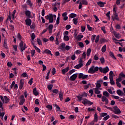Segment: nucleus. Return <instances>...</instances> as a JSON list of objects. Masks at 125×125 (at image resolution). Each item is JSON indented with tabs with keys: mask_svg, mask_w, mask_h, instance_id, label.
Wrapping results in <instances>:
<instances>
[{
	"mask_svg": "<svg viewBox=\"0 0 125 125\" xmlns=\"http://www.w3.org/2000/svg\"><path fill=\"white\" fill-rule=\"evenodd\" d=\"M99 70V67L98 66L95 67L94 65H92L88 71L89 74H95L96 72H97Z\"/></svg>",
	"mask_w": 125,
	"mask_h": 125,
	"instance_id": "f257e3e1",
	"label": "nucleus"
},
{
	"mask_svg": "<svg viewBox=\"0 0 125 125\" xmlns=\"http://www.w3.org/2000/svg\"><path fill=\"white\" fill-rule=\"evenodd\" d=\"M62 32H61V30H59L58 32V33L56 35V40L55 41V43L56 44V45H58L59 44V38H60V35H61V33Z\"/></svg>",
	"mask_w": 125,
	"mask_h": 125,
	"instance_id": "f03ea898",
	"label": "nucleus"
},
{
	"mask_svg": "<svg viewBox=\"0 0 125 125\" xmlns=\"http://www.w3.org/2000/svg\"><path fill=\"white\" fill-rule=\"evenodd\" d=\"M76 97L78 99L79 101H82V99H84L83 98V97H87V94L84 92L81 95L77 96Z\"/></svg>",
	"mask_w": 125,
	"mask_h": 125,
	"instance_id": "7ed1b4c3",
	"label": "nucleus"
},
{
	"mask_svg": "<svg viewBox=\"0 0 125 125\" xmlns=\"http://www.w3.org/2000/svg\"><path fill=\"white\" fill-rule=\"evenodd\" d=\"M113 109V112L114 114H116V115H120V114L122 113V111H121V110H120V108H119L117 106H114Z\"/></svg>",
	"mask_w": 125,
	"mask_h": 125,
	"instance_id": "20e7f679",
	"label": "nucleus"
},
{
	"mask_svg": "<svg viewBox=\"0 0 125 125\" xmlns=\"http://www.w3.org/2000/svg\"><path fill=\"white\" fill-rule=\"evenodd\" d=\"M83 101L82 102V103L83 104V105H87V104H90V105H92L93 104V103L91 102L90 101H88L86 99H82Z\"/></svg>",
	"mask_w": 125,
	"mask_h": 125,
	"instance_id": "39448f33",
	"label": "nucleus"
},
{
	"mask_svg": "<svg viewBox=\"0 0 125 125\" xmlns=\"http://www.w3.org/2000/svg\"><path fill=\"white\" fill-rule=\"evenodd\" d=\"M66 46V44L65 43H62L60 46L59 47L58 50L59 51H65V46Z\"/></svg>",
	"mask_w": 125,
	"mask_h": 125,
	"instance_id": "423d86ee",
	"label": "nucleus"
},
{
	"mask_svg": "<svg viewBox=\"0 0 125 125\" xmlns=\"http://www.w3.org/2000/svg\"><path fill=\"white\" fill-rule=\"evenodd\" d=\"M20 102L19 103V105H22L24 103H25V101H26V100L25 99V98H24V95H21L20 97Z\"/></svg>",
	"mask_w": 125,
	"mask_h": 125,
	"instance_id": "0eeeda50",
	"label": "nucleus"
},
{
	"mask_svg": "<svg viewBox=\"0 0 125 125\" xmlns=\"http://www.w3.org/2000/svg\"><path fill=\"white\" fill-rule=\"evenodd\" d=\"M42 54H45V53H46V54H48V55H51V56H52V55H53V54L51 53V51L47 49H46L44 51H42Z\"/></svg>",
	"mask_w": 125,
	"mask_h": 125,
	"instance_id": "6e6552de",
	"label": "nucleus"
},
{
	"mask_svg": "<svg viewBox=\"0 0 125 125\" xmlns=\"http://www.w3.org/2000/svg\"><path fill=\"white\" fill-rule=\"evenodd\" d=\"M112 33L116 39H120V38H122V35H121V34L119 33H117V32L115 31H113Z\"/></svg>",
	"mask_w": 125,
	"mask_h": 125,
	"instance_id": "1a4fd4ad",
	"label": "nucleus"
},
{
	"mask_svg": "<svg viewBox=\"0 0 125 125\" xmlns=\"http://www.w3.org/2000/svg\"><path fill=\"white\" fill-rule=\"evenodd\" d=\"M78 78V73H75L73 75H72L70 77V81H72V82H74Z\"/></svg>",
	"mask_w": 125,
	"mask_h": 125,
	"instance_id": "9d476101",
	"label": "nucleus"
},
{
	"mask_svg": "<svg viewBox=\"0 0 125 125\" xmlns=\"http://www.w3.org/2000/svg\"><path fill=\"white\" fill-rule=\"evenodd\" d=\"M25 22L27 26H31V25H32V20L30 18H28L25 20Z\"/></svg>",
	"mask_w": 125,
	"mask_h": 125,
	"instance_id": "9b49d317",
	"label": "nucleus"
},
{
	"mask_svg": "<svg viewBox=\"0 0 125 125\" xmlns=\"http://www.w3.org/2000/svg\"><path fill=\"white\" fill-rule=\"evenodd\" d=\"M23 86H24V80L23 79H21L20 81L19 89L20 90L22 89Z\"/></svg>",
	"mask_w": 125,
	"mask_h": 125,
	"instance_id": "f8f14e48",
	"label": "nucleus"
},
{
	"mask_svg": "<svg viewBox=\"0 0 125 125\" xmlns=\"http://www.w3.org/2000/svg\"><path fill=\"white\" fill-rule=\"evenodd\" d=\"M102 101L103 102H105V105H107L109 104V101L106 97L103 96L102 98Z\"/></svg>",
	"mask_w": 125,
	"mask_h": 125,
	"instance_id": "ddd939ff",
	"label": "nucleus"
},
{
	"mask_svg": "<svg viewBox=\"0 0 125 125\" xmlns=\"http://www.w3.org/2000/svg\"><path fill=\"white\" fill-rule=\"evenodd\" d=\"M3 46L6 49H8L9 48L8 46L7 45V40L6 39H4Z\"/></svg>",
	"mask_w": 125,
	"mask_h": 125,
	"instance_id": "4468645a",
	"label": "nucleus"
},
{
	"mask_svg": "<svg viewBox=\"0 0 125 125\" xmlns=\"http://www.w3.org/2000/svg\"><path fill=\"white\" fill-rule=\"evenodd\" d=\"M24 14L26 15L27 18H33L31 16V12L30 11H25L24 12Z\"/></svg>",
	"mask_w": 125,
	"mask_h": 125,
	"instance_id": "2eb2a0df",
	"label": "nucleus"
},
{
	"mask_svg": "<svg viewBox=\"0 0 125 125\" xmlns=\"http://www.w3.org/2000/svg\"><path fill=\"white\" fill-rule=\"evenodd\" d=\"M23 45H24V42L21 41L19 43V46L20 48H22V50L24 51V50H25V49H26L27 48L23 47Z\"/></svg>",
	"mask_w": 125,
	"mask_h": 125,
	"instance_id": "dca6fc26",
	"label": "nucleus"
},
{
	"mask_svg": "<svg viewBox=\"0 0 125 125\" xmlns=\"http://www.w3.org/2000/svg\"><path fill=\"white\" fill-rule=\"evenodd\" d=\"M32 44L33 45V47L35 48V49L36 50L37 52H38V53H41V49H40L39 47H37V46L35 45V43L33 42V41L32 42Z\"/></svg>",
	"mask_w": 125,
	"mask_h": 125,
	"instance_id": "f3484780",
	"label": "nucleus"
},
{
	"mask_svg": "<svg viewBox=\"0 0 125 125\" xmlns=\"http://www.w3.org/2000/svg\"><path fill=\"white\" fill-rule=\"evenodd\" d=\"M116 93L118 95H119V96H124V95H125V93H123V92L120 89L117 90L116 91Z\"/></svg>",
	"mask_w": 125,
	"mask_h": 125,
	"instance_id": "a211bd4d",
	"label": "nucleus"
},
{
	"mask_svg": "<svg viewBox=\"0 0 125 125\" xmlns=\"http://www.w3.org/2000/svg\"><path fill=\"white\" fill-rule=\"evenodd\" d=\"M49 34H52V29H53V24H50L48 28Z\"/></svg>",
	"mask_w": 125,
	"mask_h": 125,
	"instance_id": "6ab92c4d",
	"label": "nucleus"
},
{
	"mask_svg": "<svg viewBox=\"0 0 125 125\" xmlns=\"http://www.w3.org/2000/svg\"><path fill=\"white\" fill-rule=\"evenodd\" d=\"M69 67H66L65 69H63L62 70V75H65L68 71H69Z\"/></svg>",
	"mask_w": 125,
	"mask_h": 125,
	"instance_id": "aec40b11",
	"label": "nucleus"
},
{
	"mask_svg": "<svg viewBox=\"0 0 125 125\" xmlns=\"http://www.w3.org/2000/svg\"><path fill=\"white\" fill-rule=\"evenodd\" d=\"M97 4L99 5V6H100V7H104V5L106 4V3L102 1H99L97 2Z\"/></svg>",
	"mask_w": 125,
	"mask_h": 125,
	"instance_id": "412c9836",
	"label": "nucleus"
},
{
	"mask_svg": "<svg viewBox=\"0 0 125 125\" xmlns=\"http://www.w3.org/2000/svg\"><path fill=\"white\" fill-rule=\"evenodd\" d=\"M33 94L35 96H38V95H39V92H38V91H37V88H34L33 89Z\"/></svg>",
	"mask_w": 125,
	"mask_h": 125,
	"instance_id": "4be33fe9",
	"label": "nucleus"
},
{
	"mask_svg": "<svg viewBox=\"0 0 125 125\" xmlns=\"http://www.w3.org/2000/svg\"><path fill=\"white\" fill-rule=\"evenodd\" d=\"M109 72V67L108 66H106L103 68V73L104 74H107Z\"/></svg>",
	"mask_w": 125,
	"mask_h": 125,
	"instance_id": "5701e85b",
	"label": "nucleus"
},
{
	"mask_svg": "<svg viewBox=\"0 0 125 125\" xmlns=\"http://www.w3.org/2000/svg\"><path fill=\"white\" fill-rule=\"evenodd\" d=\"M109 56L111 57L113 59H114L115 60H117V58L116 57H115V55H114V53H113L112 51H110L109 53Z\"/></svg>",
	"mask_w": 125,
	"mask_h": 125,
	"instance_id": "b1692460",
	"label": "nucleus"
},
{
	"mask_svg": "<svg viewBox=\"0 0 125 125\" xmlns=\"http://www.w3.org/2000/svg\"><path fill=\"white\" fill-rule=\"evenodd\" d=\"M49 23H53V15H52V14H49Z\"/></svg>",
	"mask_w": 125,
	"mask_h": 125,
	"instance_id": "393cba45",
	"label": "nucleus"
},
{
	"mask_svg": "<svg viewBox=\"0 0 125 125\" xmlns=\"http://www.w3.org/2000/svg\"><path fill=\"white\" fill-rule=\"evenodd\" d=\"M116 83L117 86L120 88H121V87H122V84L120 83H121V82L122 81H119V80H118V79H116Z\"/></svg>",
	"mask_w": 125,
	"mask_h": 125,
	"instance_id": "a878e982",
	"label": "nucleus"
},
{
	"mask_svg": "<svg viewBox=\"0 0 125 125\" xmlns=\"http://www.w3.org/2000/svg\"><path fill=\"white\" fill-rule=\"evenodd\" d=\"M106 48H107V45H106V44L104 45L102 47V49H101L102 52H103L104 53H105V52H106Z\"/></svg>",
	"mask_w": 125,
	"mask_h": 125,
	"instance_id": "bb28decb",
	"label": "nucleus"
},
{
	"mask_svg": "<svg viewBox=\"0 0 125 125\" xmlns=\"http://www.w3.org/2000/svg\"><path fill=\"white\" fill-rule=\"evenodd\" d=\"M113 21H115V20H117V21H120V18H119V16H114V17H112Z\"/></svg>",
	"mask_w": 125,
	"mask_h": 125,
	"instance_id": "cd10ccee",
	"label": "nucleus"
},
{
	"mask_svg": "<svg viewBox=\"0 0 125 125\" xmlns=\"http://www.w3.org/2000/svg\"><path fill=\"white\" fill-rule=\"evenodd\" d=\"M4 99L5 100V103L6 104L8 103L9 101H10V99L7 98V96H5L4 97Z\"/></svg>",
	"mask_w": 125,
	"mask_h": 125,
	"instance_id": "c85d7f7f",
	"label": "nucleus"
},
{
	"mask_svg": "<svg viewBox=\"0 0 125 125\" xmlns=\"http://www.w3.org/2000/svg\"><path fill=\"white\" fill-rule=\"evenodd\" d=\"M81 2L84 5H87L88 4V2L86 0H81Z\"/></svg>",
	"mask_w": 125,
	"mask_h": 125,
	"instance_id": "c756f323",
	"label": "nucleus"
},
{
	"mask_svg": "<svg viewBox=\"0 0 125 125\" xmlns=\"http://www.w3.org/2000/svg\"><path fill=\"white\" fill-rule=\"evenodd\" d=\"M103 95H104V96H105V97H109L110 94H109V93H108L107 91H105L103 92Z\"/></svg>",
	"mask_w": 125,
	"mask_h": 125,
	"instance_id": "7c9ffc66",
	"label": "nucleus"
},
{
	"mask_svg": "<svg viewBox=\"0 0 125 125\" xmlns=\"http://www.w3.org/2000/svg\"><path fill=\"white\" fill-rule=\"evenodd\" d=\"M69 17H70V18H75L77 17V14H76L75 13H71L69 15Z\"/></svg>",
	"mask_w": 125,
	"mask_h": 125,
	"instance_id": "2f4dec72",
	"label": "nucleus"
},
{
	"mask_svg": "<svg viewBox=\"0 0 125 125\" xmlns=\"http://www.w3.org/2000/svg\"><path fill=\"white\" fill-rule=\"evenodd\" d=\"M95 93L96 94H100V93H101V91H99V89L98 88H95Z\"/></svg>",
	"mask_w": 125,
	"mask_h": 125,
	"instance_id": "473e14b6",
	"label": "nucleus"
},
{
	"mask_svg": "<svg viewBox=\"0 0 125 125\" xmlns=\"http://www.w3.org/2000/svg\"><path fill=\"white\" fill-rule=\"evenodd\" d=\"M72 21L74 25H77L78 24V18L73 19Z\"/></svg>",
	"mask_w": 125,
	"mask_h": 125,
	"instance_id": "72a5a7b5",
	"label": "nucleus"
},
{
	"mask_svg": "<svg viewBox=\"0 0 125 125\" xmlns=\"http://www.w3.org/2000/svg\"><path fill=\"white\" fill-rule=\"evenodd\" d=\"M63 40H64L65 42H68V41L70 40V38H69L67 35H64Z\"/></svg>",
	"mask_w": 125,
	"mask_h": 125,
	"instance_id": "f704fd0d",
	"label": "nucleus"
},
{
	"mask_svg": "<svg viewBox=\"0 0 125 125\" xmlns=\"http://www.w3.org/2000/svg\"><path fill=\"white\" fill-rule=\"evenodd\" d=\"M83 35H79L77 37V39L78 41H82V39H83Z\"/></svg>",
	"mask_w": 125,
	"mask_h": 125,
	"instance_id": "c9c22d12",
	"label": "nucleus"
},
{
	"mask_svg": "<svg viewBox=\"0 0 125 125\" xmlns=\"http://www.w3.org/2000/svg\"><path fill=\"white\" fill-rule=\"evenodd\" d=\"M100 61H101V64H104L105 63V59L104 57H102L100 59Z\"/></svg>",
	"mask_w": 125,
	"mask_h": 125,
	"instance_id": "e433bc0d",
	"label": "nucleus"
},
{
	"mask_svg": "<svg viewBox=\"0 0 125 125\" xmlns=\"http://www.w3.org/2000/svg\"><path fill=\"white\" fill-rule=\"evenodd\" d=\"M54 107H56V111H58L59 112H60L61 108H60V107L58 106V105H57V104H54Z\"/></svg>",
	"mask_w": 125,
	"mask_h": 125,
	"instance_id": "4c0bfd02",
	"label": "nucleus"
},
{
	"mask_svg": "<svg viewBox=\"0 0 125 125\" xmlns=\"http://www.w3.org/2000/svg\"><path fill=\"white\" fill-rule=\"evenodd\" d=\"M90 53H91V49L90 48H89L86 51L87 56H89V55H90Z\"/></svg>",
	"mask_w": 125,
	"mask_h": 125,
	"instance_id": "58836bf2",
	"label": "nucleus"
},
{
	"mask_svg": "<svg viewBox=\"0 0 125 125\" xmlns=\"http://www.w3.org/2000/svg\"><path fill=\"white\" fill-rule=\"evenodd\" d=\"M30 29H31V30H34V29H35V28H36V24H35V22L32 23V25H30Z\"/></svg>",
	"mask_w": 125,
	"mask_h": 125,
	"instance_id": "ea45409f",
	"label": "nucleus"
},
{
	"mask_svg": "<svg viewBox=\"0 0 125 125\" xmlns=\"http://www.w3.org/2000/svg\"><path fill=\"white\" fill-rule=\"evenodd\" d=\"M98 116L97 115V113H95L94 115V123L95 122H98Z\"/></svg>",
	"mask_w": 125,
	"mask_h": 125,
	"instance_id": "a19ab883",
	"label": "nucleus"
},
{
	"mask_svg": "<svg viewBox=\"0 0 125 125\" xmlns=\"http://www.w3.org/2000/svg\"><path fill=\"white\" fill-rule=\"evenodd\" d=\"M79 46L81 47L82 48H83L84 47V45L83 44V42H79L78 43Z\"/></svg>",
	"mask_w": 125,
	"mask_h": 125,
	"instance_id": "79ce46f5",
	"label": "nucleus"
},
{
	"mask_svg": "<svg viewBox=\"0 0 125 125\" xmlns=\"http://www.w3.org/2000/svg\"><path fill=\"white\" fill-rule=\"evenodd\" d=\"M21 77L22 78H28V74L27 73L24 72L21 75Z\"/></svg>",
	"mask_w": 125,
	"mask_h": 125,
	"instance_id": "37998d69",
	"label": "nucleus"
},
{
	"mask_svg": "<svg viewBox=\"0 0 125 125\" xmlns=\"http://www.w3.org/2000/svg\"><path fill=\"white\" fill-rule=\"evenodd\" d=\"M37 42L38 44H39V45H42V41L41 40V39L38 38L37 39Z\"/></svg>",
	"mask_w": 125,
	"mask_h": 125,
	"instance_id": "c03bdc74",
	"label": "nucleus"
},
{
	"mask_svg": "<svg viewBox=\"0 0 125 125\" xmlns=\"http://www.w3.org/2000/svg\"><path fill=\"white\" fill-rule=\"evenodd\" d=\"M26 2L27 3L28 5H29V6H33V3H32L31 2V0H27Z\"/></svg>",
	"mask_w": 125,
	"mask_h": 125,
	"instance_id": "a18cd8bd",
	"label": "nucleus"
},
{
	"mask_svg": "<svg viewBox=\"0 0 125 125\" xmlns=\"http://www.w3.org/2000/svg\"><path fill=\"white\" fill-rule=\"evenodd\" d=\"M59 98L61 101H62V100H63V94H62V93H61V92H60L59 93Z\"/></svg>",
	"mask_w": 125,
	"mask_h": 125,
	"instance_id": "49530a36",
	"label": "nucleus"
},
{
	"mask_svg": "<svg viewBox=\"0 0 125 125\" xmlns=\"http://www.w3.org/2000/svg\"><path fill=\"white\" fill-rule=\"evenodd\" d=\"M101 43H103V42H107V40L104 38H101L100 41Z\"/></svg>",
	"mask_w": 125,
	"mask_h": 125,
	"instance_id": "de8ad7c7",
	"label": "nucleus"
},
{
	"mask_svg": "<svg viewBox=\"0 0 125 125\" xmlns=\"http://www.w3.org/2000/svg\"><path fill=\"white\" fill-rule=\"evenodd\" d=\"M105 116H107V113H101L100 116L102 118H103L104 117H105Z\"/></svg>",
	"mask_w": 125,
	"mask_h": 125,
	"instance_id": "09e8293b",
	"label": "nucleus"
},
{
	"mask_svg": "<svg viewBox=\"0 0 125 125\" xmlns=\"http://www.w3.org/2000/svg\"><path fill=\"white\" fill-rule=\"evenodd\" d=\"M52 87H53V85L50 84L47 85V88L49 90H51L52 89Z\"/></svg>",
	"mask_w": 125,
	"mask_h": 125,
	"instance_id": "8fccbe9b",
	"label": "nucleus"
},
{
	"mask_svg": "<svg viewBox=\"0 0 125 125\" xmlns=\"http://www.w3.org/2000/svg\"><path fill=\"white\" fill-rule=\"evenodd\" d=\"M75 71H76V69H72L70 71H69L67 74H68V75H72V74H73V73H75Z\"/></svg>",
	"mask_w": 125,
	"mask_h": 125,
	"instance_id": "3c124183",
	"label": "nucleus"
},
{
	"mask_svg": "<svg viewBox=\"0 0 125 125\" xmlns=\"http://www.w3.org/2000/svg\"><path fill=\"white\" fill-rule=\"evenodd\" d=\"M86 57V54L85 53V52H83V53L82 54V59H85Z\"/></svg>",
	"mask_w": 125,
	"mask_h": 125,
	"instance_id": "603ef678",
	"label": "nucleus"
},
{
	"mask_svg": "<svg viewBox=\"0 0 125 125\" xmlns=\"http://www.w3.org/2000/svg\"><path fill=\"white\" fill-rule=\"evenodd\" d=\"M95 38H96V35H93L92 36L91 41H92V42H94V41H95Z\"/></svg>",
	"mask_w": 125,
	"mask_h": 125,
	"instance_id": "864d4df0",
	"label": "nucleus"
},
{
	"mask_svg": "<svg viewBox=\"0 0 125 125\" xmlns=\"http://www.w3.org/2000/svg\"><path fill=\"white\" fill-rule=\"evenodd\" d=\"M99 38H100V36L99 35H98L96 37L95 41L96 43H97L99 42Z\"/></svg>",
	"mask_w": 125,
	"mask_h": 125,
	"instance_id": "5fc2aeb1",
	"label": "nucleus"
},
{
	"mask_svg": "<svg viewBox=\"0 0 125 125\" xmlns=\"http://www.w3.org/2000/svg\"><path fill=\"white\" fill-rule=\"evenodd\" d=\"M91 61H92V60H91V59H90L87 62L86 64V66H89V65H90V64H91Z\"/></svg>",
	"mask_w": 125,
	"mask_h": 125,
	"instance_id": "6e6d98bb",
	"label": "nucleus"
},
{
	"mask_svg": "<svg viewBox=\"0 0 125 125\" xmlns=\"http://www.w3.org/2000/svg\"><path fill=\"white\" fill-rule=\"evenodd\" d=\"M7 66H8V67H9V68H11V67H12V63H11V62H8L7 63Z\"/></svg>",
	"mask_w": 125,
	"mask_h": 125,
	"instance_id": "4d7b16f0",
	"label": "nucleus"
},
{
	"mask_svg": "<svg viewBox=\"0 0 125 125\" xmlns=\"http://www.w3.org/2000/svg\"><path fill=\"white\" fill-rule=\"evenodd\" d=\"M56 73V69H55V68H53L52 70V74L53 76H54Z\"/></svg>",
	"mask_w": 125,
	"mask_h": 125,
	"instance_id": "13d9d810",
	"label": "nucleus"
},
{
	"mask_svg": "<svg viewBox=\"0 0 125 125\" xmlns=\"http://www.w3.org/2000/svg\"><path fill=\"white\" fill-rule=\"evenodd\" d=\"M52 92L53 93H55L56 94H57V93L59 92V90H58V89H55L52 90Z\"/></svg>",
	"mask_w": 125,
	"mask_h": 125,
	"instance_id": "bf43d9fd",
	"label": "nucleus"
},
{
	"mask_svg": "<svg viewBox=\"0 0 125 125\" xmlns=\"http://www.w3.org/2000/svg\"><path fill=\"white\" fill-rule=\"evenodd\" d=\"M86 25L88 31H92V27H90V25H89V24H87Z\"/></svg>",
	"mask_w": 125,
	"mask_h": 125,
	"instance_id": "052dcab7",
	"label": "nucleus"
},
{
	"mask_svg": "<svg viewBox=\"0 0 125 125\" xmlns=\"http://www.w3.org/2000/svg\"><path fill=\"white\" fill-rule=\"evenodd\" d=\"M33 80H34L33 78H31L29 81L28 82V83L29 84H30V85H32L33 84Z\"/></svg>",
	"mask_w": 125,
	"mask_h": 125,
	"instance_id": "680f3d73",
	"label": "nucleus"
},
{
	"mask_svg": "<svg viewBox=\"0 0 125 125\" xmlns=\"http://www.w3.org/2000/svg\"><path fill=\"white\" fill-rule=\"evenodd\" d=\"M34 39H36V35H35V33H32L31 40H32V41H34Z\"/></svg>",
	"mask_w": 125,
	"mask_h": 125,
	"instance_id": "e2e57ef3",
	"label": "nucleus"
},
{
	"mask_svg": "<svg viewBox=\"0 0 125 125\" xmlns=\"http://www.w3.org/2000/svg\"><path fill=\"white\" fill-rule=\"evenodd\" d=\"M111 117L113 119H119V118H120L119 116H118L115 114H112Z\"/></svg>",
	"mask_w": 125,
	"mask_h": 125,
	"instance_id": "0e129e2a",
	"label": "nucleus"
},
{
	"mask_svg": "<svg viewBox=\"0 0 125 125\" xmlns=\"http://www.w3.org/2000/svg\"><path fill=\"white\" fill-rule=\"evenodd\" d=\"M110 118V115H106L103 119L104 121H107Z\"/></svg>",
	"mask_w": 125,
	"mask_h": 125,
	"instance_id": "69168bd1",
	"label": "nucleus"
},
{
	"mask_svg": "<svg viewBox=\"0 0 125 125\" xmlns=\"http://www.w3.org/2000/svg\"><path fill=\"white\" fill-rule=\"evenodd\" d=\"M46 108L49 109V110H52V105L48 104L46 106Z\"/></svg>",
	"mask_w": 125,
	"mask_h": 125,
	"instance_id": "338daca9",
	"label": "nucleus"
},
{
	"mask_svg": "<svg viewBox=\"0 0 125 125\" xmlns=\"http://www.w3.org/2000/svg\"><path fill=\"white\" fill-rule=\"evenodd\" d=\"M83 73H79V76H78L79 79H83Z\"/></svg>",
	"mask_w": 125,
	"mask_h": 125,
	"instance_id": "774afa93",
	"label": "nucleus"
}]
</instances>
